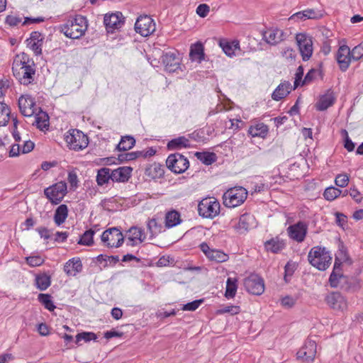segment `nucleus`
I'll return each instance as SVG.
<instances>
[{"mask_svg": "<svg viewBox=\"0 0 363 363\" xmlns=\"http://www.w3.org/2000/svg\"><path fill=\"white\" fill-rule=\"evenodd\" d=\"M12 71L13 76L21 84L28 85L35 81V64L33 59L24 52L15 57Z\"/></svg>", "mask_w": 363, "mask_h": 363, "instance_id": "f257e3e1", "label": "nucleus"}, {"mask_svg": "<svg viewBox=\"0 0 363 363\" xmlns=\"http://www.w3.org/2000/svg\"><path fill=\"white\" fill-rule=\"evenodd\" d=\"M87 28L88 21L82 15L70 18L59 26V30L67 38L71 39H79L85 34Z\"/></svg>", "mask_w": 363, "mask_h": 363, "instance_id": "f03ea898", "label": "nucleus"}, {"mask_svg": "<svg viewBox=\"0 0 363 363\" xmlns=\"http://www.w3.org/2000/svg\"><path fill=\"white\" fill-rule=\"evenodd\" d=\"M308 259L313 267L318 270L324 271L330 267L332 255L325 247L315 246L310 250Z\"/></svg>", "mask_w": 363, "mask_h": 363, "instance_id": "7ed1b4c3", "label": "nucleus"}, {"mask_svg": "<svg viewBox=\"0 0 363 363\" xmlns=\"http://www.w3.org/2000/svg\"><path fill=\"white\" fill-rule=\"evenodd\" d=\"M247 196V191L242 186L230 188L223 194V204L228 208L237 207L244 203Z\"/></svg>", "mask_w": 363, "mask_h": 363, "instance_id": "20e7f679", "label": "nucleus"}, {"mask_svg": "<svg viewBox=\"0 0 363 363\" xmlns=\"http://www.w3.org/2000/svg\"><path fill=\"white\" fill-rule=\"evenodd\" d=\"M65 140L68 147L74 151L82 150L89 144L87 136L77 129L69 130L65 134Z\"/></svg>", "mask_w": 363, "mask_h": 363, "instance_id": "39448f33", "label": "nucleus"}, {"mask_svg": "<svg viewBox=\"0 0 363 363\" xmlns=\"http://www.w3.org/2000/svg\"><path fill=\"white\" fill-rule=\"evenodd\" d=\"M220 203L215 198H205L198 205L199 214L206 218H213L220 213Z\"/></svg>", "mask_w": 363, "mask_h": 363, "instance_id": "423d86ee", "label": "nucleus"}, {"mask_svg": "<svg viewBox=\"0 0 363 363\" xmlns=\"http://www.w3.org/2000/svg\"><path fill=\"white\" fill-rule=\"evenodd\" d=\"M67 193V184L59 182L45 189L44 194L52 204H59Z\"/></svg>", "mask_w": 363, "mask_h": 363, "instance_id": "0eeeda50", "label": "nucleus"}, {"mask_svg": "<svg viewBox=\"0 0 363 363\" xmlns=\"http://www.w3.org/2000/svg\"><path fill=\"white\" fill-rule=\"evenodd\" d=\"M101 240L104 246L117 248L123 243L124 236L120 229L114 227L105 230Z\"/></svg>", "mask_w": 363, "mask_h": 363, "instance_id": "6e6552de", "label": "nucleus"}, {"mask_svg": "<svg viewBox=\"0 0 363 363\" xmlns=\"http://www.w3.org/2000/svg\"><path fill=\"white\" fill-rule=\"evenodd\" d=\"M308 230V224L303 220H299L286 228L289 238L298 243H301L305 240Z\"/></svg>", "mask_w": 363, "mask_h": 363, "instance_id": "1a4fd4ad", "label": "nucleus"}, {"mask_svg": "<svg viewBox=\"0 0 363 363\" xmlns=\"http://www.w3.org/2000/svg\"><path fill=\"white\" fill-rule=\"evenodd\" d=\"M167 167L175 174L184 172L189 166L186 157L179 153L170 155L166 160Z\"/></svg>", "mask_w": 363, "mask_h": 363, "instance_id": "9d476101", "label": "nucleus"}, {"mask_svg": "<svg viewBox=\"0 0 363 363\" xmlns=\"http://www.w3.org/2000/svg\"><path fill=\"white\" fill-rule=\"evenodd\" d=\"M296 40L303 60H308L313 51L311 37L306 33H298L296 35Z\"/></svg>", "mask_w": 363, "mask_h": 363, "instance_id": "9b49d317", "label": "nucleus"}, {"mask_svg": "<svg viewBox=\"0 0 363 363\" xmlns=\"http://www.w3.org/2000/svg\"><path fill=\"white\" fill-rule=\"evenodd\" d=\"M156 29L153 19L147 16H140L135 23V31L142 36L147 37L152 34Z\"/></svg>", "mask_w": 363, "mask_h": 363, "instance_id": "f8f14e48", "label": "nucleus"}, {"mask_svg": "<svg viewBox=\"0 0 363 363\" xmlns=\"http://www.w3.org/2000/svg\"><path fill=\"white\" fill-rule=\"evenodd\" d=\"M245 289L253 295H261L264 291V282L257 274H251L244 281Z\"/></svg>", "mask_w": 363, "mask_h": 363, "instance_id": "ddd939ff", "label": "nucleus"}, {"mask_svg": "<svg viewBox=\"0 0 363 363\" xmlns=\"http://www.w3.org/2000/svg\"><path fill=\"white\" fill-rule=\"evenodd\" d=\"M200 250L205 256L211 262L222 263L229 259V255L221 250L210 247L206 242H202L199 245Z\"/></svg>", "mask_w": 363, "mask_h": 363, "instance_id": "4468645a", "label": "nucleus"}, {"mask_svg": "<svg viewBox=\"0 0 363 363\" xmlns=\"http://www.w3.org/2000/svg\"><path fill=\"white\" fill-rule=\"evenodd\" d=\"M316 347L314 340H307L304 345L297 352V358L308 363L313 362L317 352Z\"/></svg>", "mask_w": 363, "mask_h": 363, "instance_id": "2eb2a0df", "label": "nucleus"}, {"mask_svg": "<svg viewBox=\"0 0 363 363\" xmlns=\"http://www.w3.org/2000/svg\"><path fill=\"white\" fill-rule=\"evenodd\" d=\"M18 107L22 115L26 117L33 116L37 111L34 99L29 95H23L19 98Z\"/></svg>", "mask_w": 363, "mask_h": 363, "instance_id": "dca6fc26", "label": "nucleus"}, {"mask_svg": "<svg viewBox=\"0 0 363 363\" xmlns=\"http://www.w3.org/2000/svg\"><path fill=\"white\" fill-rule=\"evenodd\" d=\"M162 61L165 70L169 72H174L180 68V58L174 51H169L162 56Z\"/></svg>", "mask_w": 363, "mask_h": 363, "instance_id": "f3484780", "label": "nucleus"}, {"mask_svg": "<svg viewBox=\"0 0 363 363\" xmlns=\"http://www.w3.org/2000/svg\"><path fill=\"white\" fill-rule=\"evenodd\" d=\"M262 37L267 44L276 45L284 40L285 33L281 29L270 28L263 32Z\"/></svg>", "mask_w": 363, "mask_h": 363, "instance_id": "a211bd4d", "label": "nucleus"}, {"mask_svg": "<svg viewBox=\"0 0 363 363\" xmlns=\"http://www.w3.org/2000/svg\"><path fill=\"white\" fill-rule=\"evenodd\" d=\"M336 60L342 71L345 72L348 69L352 58L350 49L347 45H343L339 48Z\"/></svg>", "mask_w": 363, "mask_h": 363, "instance_id": "6ab92c4d", "label": "nucleus"}, {"mask_svg": "<svg viewBox=\"0 0 363 363\" xmlns=\"http://www.w3.org/2000/svg\"><path fill=\"white\" fill-rule=\"evenodd\" d=\"M325 301L327 303L335 310L342 311L347 307L346 299L338 292H333L328 294Z\"/></svg>", "mask_w": 363, "mask_h": 363, "instance_id": "aec40b11", "label": "nucleus"}, {"mask_svg": "<svg viewBox=\"0 0 363 363\" xmlns=\"http://www.w3.org/2000/svg\"><path fill=\"white\" fill-rule=\"evenodd\" d=\"M104 23L108 32H113L123 24L122 20V13L117 12L115 13L106 14L104 18Z\"/></svg>", "mask_w": 363, "mask_h": 363, "instance_id": "412c9836", "label": "nucleus"}, {"mask_svg": "<svg viewBox=\"0 0 363 363\" xmlns=\"http://www.w3.org/2000/svg\"><path fill=\"white\" fill-rule=\"evenodd\" d=\"M128 245L135 246L142 243L146 238L144 230L138 227L133 226L127 231Z\"/></svg>", "mask_w": 363, "mask_h": 363, "instance_id": "4be33fe9", "label": "nucleus"}, {"mask_svg": "<svg viewBox=\"0 0 363 363\" xmlns=\"http://www.w3.org/2000/svg\"><path fill=\"white\" fill-rule=\"evenodd\" d=\"M255 225V218L249 213L240 216L238 221L235 225V229L240 234L245 233Z\"/></svg>", "mask_w": 363, "mask_h": 363, "instance_id": "5701e85b", "label": "nucleus"}, {"mask_svg": "<svg viewBox=\"0 0 363 363\" xmlns=\"http://www.w3.org/2000/svg\"><path fill=\"white\" fill-rule=\"evenodd\" d=\"M345 279V277L342 273L341 262L336 257L333 272L329 277L330 285L333 288H337L340 286L342 280Z\"/></svg>", "mask_w": 363, "mask_h": 363, "instance_id": "b1692460", "label": "nucleus"}, {"mask_svg": "<svg viewBox=\"0 0 363 363\" xmlns=\"http://www.w3.org/2000/svg\"><path fill=\"white\" fill-rule=\"evenodd\" d=\"M336 100L335 93L331 89H328L325 94L322 95L315 106L318 111H325L332 106Z\"/></svg>", "mask_w": 363, "mask_h": 363, "instance_id": "393cba45", "label": "nucleus"}, {"mask_svg": "<svg viewBox=\"0 0 363 363\" xmlns=\"http://www.w3.org/2000/svg\"><path fill=\"white\" fill-rule=\"evenodd\" d=\"M82 270V264L79 257L69 259L64 265V272L68 276L74 277Z\"/></svg>", "mask_w": 363, "mask_h": 363, "instance_id": "a878e982", "label": "nucleus"}, {"mask_svg": "<svg viewBox=\"0 0 363 363\" xmlns=\"http://www.w3.org/2000/svg\"><path fill=\"white\" fill-rule=\"evenodd\" d=\"M133 169L130 167H120L111 169L112 181L114 182H125L130 177Z\"/></svg>", "mask_w": 363, "mask_h": 363, "instance_id": "bb28decb", "label": "nucleus"}, {"mask_svg": "<svg viewBox=\"0 0 363 363\" xmlns=\"http://www.w3.org/2000/svg\"><path fill=\"white\" fill-rule=\"evenodd\" d=\"M269 128L264 123L256 122L252 123L248 129V134L252 138H264L267 135Z\"/></svg>", "mask_w": 363, "mask_h": 363, "instance_id": "cd10ccee", "label": "nucleus"}, {"mask_svg": "<svg viewBox=\"0 0 363 363\" xmlns=\"http://www.w3.org/2000/svg\"><path fill=\"white\" fill-rule=\"evenodd\" d=\"M286 247V242L279 237L273 238L264 242V247L267 252L278 253Z\"/></svg>", "mask_w": 363, "mask_h": 363, "instance_id": "c85d7f7f", "label": "nucleus"}, {"mask_svg": "<svg viewBox=\"0 0 363 363\" xmlns=\"http://www.w3.org/2000/svg\"><path fill=\"white\" fill-rule=\"evenodd\" d=\"M322 16L320 12L313 9H308L298 11L293 14L290 19H300L305 21L306 19H318Z\"/></svg>", "mask_w": 363, "mask_h": 363, "instance_id": "c756f323", "label": "nucleus"}, {"mask_svg": "<svg viewBox=\"0 0 363 363\" xmlns=\"http://www.w3.org/2000/svg\"><path fill=\"white\" fill-rule=\"evenodd\" d=\"M291 91V85L289 82H281L274 91L272 98L274 101H279L286 96Z\"/></svg>", "mask_w": 363, "mask_h": 363, "instance_id": "7c9ffc66", "label": "nucleus"}, {"mask_svg": "<svg viewBox=\"0 0 363 363\" xmlns=\"http://www.w3.org/2000/svg\"><path fill=\"white\" fill-rule=\"evenodd\" d=\"M190 58L192 61H196L201 62L204 60V48L201 43L197 42L191 45Z\"/></svg>", "mask_w": 363, "mask_h": 363, "instance_id": "2f4dec72", "label": "nucleus"}, {"mask_svg": "<svg viewBox=\"0 0 363 363\" xmlns=\"http://www.w3.org/2000/svg\"><path fill=\"white\" fill-rule=\"evenodd\" d=\"M182 222L180 213L175 211L172 210L166 213L164 217V227L166 228H171L180 224Z\"/></svg>", "mask_w": 363, "mask_h": 363, "instance_id": "473e14b6", "label": "nucleus"}, {"mask_svg": "<svg viewBox=\"0 0 363 363\" xmlns=\"http://www.w3.org/2000/svg\"><path fill=\"white\" fill-rule=\"evenodd\" d=\"M68 208L65 204H61L56 208L54 214V222L57 226L65 222L68 216Z\"/></svg>", "mask_w": 363, "mask_h": 363, "instance_id": "72a5a7b5", "label": "nucleus"}, {"mask_svg": "<svg viewBox=\"0 0 363 363\" xmlns=\"http://www.w3.org/2000/svg\"><path fill=\"white\" fill-rule=\"evenodd\" d=\"M99 230L96 225L86 230L78 241L79 245L91 246L94 244V235Z\"/></svg>", "mask_w": 363, "mask_h": 363, "instance_id": "f704fd0d", "label": "nucleus"}, {"mask_svg": "<svg viewBox=\"0 0 363 363\" xmlns=\"http://www.w3.org/2000/svg\"><path fill=\"white\" fill-rule=\"evenodd\" d=\"M219 45L228 57H233L235 55V50L240 48L239 42L236 40L228 42L225 40H221L219 42Z\"/></svg>", "mask_w": 363, "mask_h": 363, "instance_id": "c9c22d12", "label": "nucleus"}, {"mask_svg": "<svg viewBox=\"0 0 363 363\" xmlns=\"http://www.w3.org/2000/svg\"><path fill=\"white\" fill-rule=\"evenodd\" d=\"M33 116L35 118L33 123H35L39 129L43 130L44 128H47L48 127L49 118L45 112H43L40 110L38 111L37 110Z\"/></svg>", "mask_w": 363, "mask_h": 363, "instance_id": "e433bc0d", "label": "nucleus"}, {"mask_svg": "<svg viewBox=\"0 0 363 363\" xmlns=\"http://www.w3.org/2000/svg\"><path fill=\"white\" fill-rule=\"evenodd\" d=\"M190 147V142L189 139L184 136L178 137L177 138L171 140L167 143V147L169 150H177Z\"/></svg>", "mask_w": 363, "mask_h": 363, "instance_id": "4c0bfd02", "label": "nucleus"}, {"mask_svg": "<svg viewBox=\"0 0 363 363\" xmlns=\"http://www.w3.org/2000/svg\"><path fill=\"white\" fill-rule=\"evenodd\" d=\"M109 180H112L111 169L108 167H103L98 170L96 182L99 186H103L108 184Z\"/></svg>", "mask_w": 363, "mask_h": 363, "instance_id": "58836bf2", "label": "nucleus"}, {"mask_svg": "<svg viewBox=\"0 0 363 363\" xmlns=\"http://www.w3.org/2000/svg\"><path fill=\"white\" fill-rule=\"evenodd\" d=\"M35 284L40 291L46 290L51 284L50 276L45 273L36 275Z\"/></svg>", "mask_w": 363, "mask_h": 363, "instance_id": "ea45409f", "label": "nucleus"}, {"mask_svg": "<svg viewBox=\"0 0 363 363\" xmlns=\"http://www.w3.org/2000/svg\"><path fill=\"white\" fill-rule=\"evenodd\" d=\"M238 290V279L236 278H228L226 281L225 296L228 298H233L235 296Z\"/></svg>", "mask_w": 363, "mask_h": 363, "instance_id": "a19ab883", "label": "nucleus"}, {"mask_svg": "<svg viewBox=\"0 0 363 363\" xmlns=\"http://www.w3.org/2000/svg\"><path fill=\"white\" fill-rule=\"evenodd\" d=\"M135 144V140L133 137L125 135L121 137L120 143L117 145V149L119 151H127L130 150Z\"/></svg>", "mask_w": 363, "mask_h": 363, "instance_id": "79ce46f5", "label": "nucleus"}, {"mask_svg": "<svg viewBox=\"0 0 363 363\" xmlns=\"http://www.w3.org/2000/svg\"><path fill=\"white\" fill-rule=\"evenodd\" d=\"M165 227L163 226L162 222L157 220L156 218L150 219L147 223V228L150 234L155 236L164 230Z\"/></svg>", "mask_w": 363, "mask_h": 363, "instance_id": "37998d69", "label": "nucleus"}, {"mask_svg": "<svg viewBox=\"0 0 363 363\" xmlns=\"http://www.w3.org/2000/svg\"><path fill=\"white\" fill-rule=\"evenodd\" d=\"M196 158L206 165H210L216 161V155L213 152H196Z\"/></svg>", "mask_w": 363, "mask_h": 363, "instance_id": "c03bdc74", "label": "nucleus"}, {"mask_svg": "<svg viewBox=\"0 0 363 363\" xmlns=\"http://www.w3.org/2000/svg\"><path fill=\"white\" fill-rule=\"evenodd\" d=\"M10 110L8 106L0 102V126H5L9 121Z\"/></svg>", "mask_w": 363, "mask_h": 363, "instance_id": "a18cd8bd", "label": "nucleus"}, {"mask_svg": "<svg viewBox=\"0 0 363 363\" xmlns=\"http://www.w3.org/2000/svg\"><path fill=\"white\" fill-rule=\"evenodd\" d=\"M341 193L340 189L334 186H329L325 189L323 196L327 201H332L340 196Z\"/></svg>", "mask_w": 363, "mask_h": 363, "instance_id": "49530a36", "label": "nucleus"}, {"mask_svg": "<svg viewBox=\"0 0 363 363\" xmlns=\"http://www.w3.org/2000/svg\"><path fill=\"white\" fill-rule=\"evenodd\" d=\"M38 301L50 311H54L56 308L54 305L52 297L47 294H40L38 297Z\"/></svg>", "mask_w": 363, "mask_h": 363, "instance_id": "de8ad7c7", "label": "nucleus"}, {"mask_svg": "<svg viewBox=\"0 0 363 363\" xmlns=\"http://www.w3.org/2000/svg\"><path fill=\"white\" fill-rule=\"evenodd\" d=\"M28 47L33 51L35 55H40L42 53V45L43 39L33 40L32 39H28Z\"/></svg>", "mask_w": 363, "mask_h": 363, "instance_id": "09e8293b", "label": "nucleus"}, {"mask_svg": "<svg viewBox=\"0 0 363 363\" xmlns=\"http://www.w3.org/2000/svg\"><path fill=\"white\" fill-rule=\"evenodd\" d=\"M96 335L92 332H83L81 333H78L76 335V342L79 343L82 340H84V342L96 340Z\"/></svg>", "mask_w": 363, "mask_h": 363, "instance_id": "8fccbe9b", "label": "nucleus"}, {"mask_svg": "<svg viewBox=\"0 0 363 363\" xmlns=\"http://www.w3.org/2000/svg\"><path fill=\"white\" fill-rule=\"evenodd\" d=\"M97 260L100 263H101L102 262H105L106 265L108 264L109 265L113 266L117 262H118L119 257L118 256H113V255L108 256V255H99L97 257Z\"/></svg>", "mask_w": 363, "mask_h": 363, "instance_id": "3c124183", "label": "nucleus"}, {"mask_svg": "<svg viewBox=\"0 0 363 363\" xmlns=\"http://www.w3.org/2000/svg\"><path fill=\"white\" fill-rule=\"evenodd\" d=\"M142 155H143V152H140V151L124 152V153L118 155V159L121 162L131 161V160H134L136 158L142 156Z\"/></svg>", "mask_w": 363, "mask_h": 363, "instance_id": "603ef678", "label": "nucleus"}, {"mask_svg": "<svg viewBox=\"0 0 363 363\" xmlns=\"http://www.w3.org/2000/svg\"><path fill=\"white\" fill-rule=\"evenodd\" d=\"M240 312V308L238 306H226L217 311V314L230 313L236 315Z\"/></svg>", "mask_w": 363, "mask_h": 363, "instance_id": "864d4df0", "label": "nucleus"}, {"mask_svg": "<svg viewBox=\"0 0 363 363\" xmlns=\"http://www.w3.org/2000/svg\"><path fill=\"white\" fill-rule=\"evenodd\" d=\"M296 301L297 298L296 297L285 296L281 298L280 303L284 308H291L295 305Z\"/></svg>", "mask_w": 363, "mask_h": 363, "instance_id": "5fc2aeb1", "label": "nucleus"}, {"mask_svg": "<svg viewBox=\"0 0 363 363\" xmlns=\"http://www.w3.org/2000/svg\"><path fill=\"white\" fill-rule=\"evenodd\" d=\"M335 184L339 187H345L349 183V177L347 174H340L335 179Z\"/></svg>", "mask_w": 363, "mask_h": 363, "instance_id": "6e6d98bb", "label": "nucleus"}, {"mask_svg": "<svg viewBox=\"0 0 363 363\" xmlns=\"http://www.w3.org/2000/svg\"><path fill=\"white\" fill-rule=\"evenodd\" d=\"M351 51L352 60L357 61L363 56V45L359 43L355 46Z\"/></svg>", "mask_w": 363, "mask_h": 363, "instance_id": "4d7b16f0", "label": "nucleus"}, {"mask_svg": "<svg viewBox=\"0 0 363 363\" xmlns=\"http://www.w3.org/2000/svg\"><path fill=\"white\" fill-rule=\"evenodd\" d=\"M296 269L294 264L287 263L284 267V280L287 283L290 281Z\"/></svg>", "mask_w": 363, "mask_h": 363, "instance_id": "13d9d810", "label": "nucleus"}, {"mask_svg": "<svg viewBox=\"0 0 363 363\" xmlns=\"http://www.w3.org/2000/svg\"><path fill=\"white\" fill-rule=\"evenodd\" d=\"M203 300L201 299L194 301L186 304H184L182 309L183 311H194L200 306Z\"/></svg>", "mask_w": 363, "mask_h": 363, "instance_id": "bf43d9fd", "label": "nucleus"}, {"mask_svg": "<svg viewBox=\"0 0 363 363\" xmlns=\"http://www.w3.org/2000/svg\"><path fill=\"white\" fill-rule=\"evenodd\" d=\"M26 262L30 267H38L43 264L44 259L40 256H31L26 258Z\"/></svg>", "mask_w": 363, "mask_h": 363, "instance_id": "052dcab7", "label": "nucleus"}, {"mask_svg": "<svg viewBox=\"0 0 363 363\" xmlns=\"http://www.w3.org/2000/svg\"><path fill=\"white\" fill-rule=\"evenodd\" d=\"M209 11H210L209 6L207 4H200L196 8V13L200 17H202V18L206 17L208 14Z\"/></svg>", "mask_w": 363, "mask_h": 363, "instance_id": "680f3d73", "label": "nucleus"}, {"mask_svg": "<svg viewBox=\"0 0 363 363\" xmlns=\"http://www.w3.org/2000/svg\"><path fill=\"white\" fill-rule=\"evenodd\" d=\"M67 181L72 188L77 187L78 178L74 172H69L68 173Z\"/></svg>", "mask_w": 363, "mask_h": 363, "instance_id": "e2e57ef3", "label": "nucleus"}, {"mask_svg": "<svg viewBox=\"0 0 363 363\" xmlns=\"http://www.w3.org/2000/svg\"><path fill=\"white\" fill-rule=\"evenodd\" d=\"M21 22V19L16 16L9 15L6 18V23L11 26H17Z\"/></svg>", "mask_w": 363, "mask_h": 363, "instance_id": "0e129e2a", "label": "nucleus"}, {"mask_svg": "<svg viewBox=\"0 0 363 363\" xmlns=\"http://www.w3.org/2000/svg\"><path fill=\"white\" fill-rule=\"evenodd\" d=\"M41 238L48 240L50 238V230L45 227H40L36 229Z\"/></svg>", "mask_w": 363, "mask_h": 363, "instance_id": "69168bd1", "label": "nucleus"}, {"mask_svg": "<svg viewBox=\"0 0 363 363\" xmlns=\"http://www.w3.org/2000/svg\"><path fill=\"white\" fill-rule=\"evenodd\" d=\"M318 71L315 69H311L305 76L303 81V84H306L312 82V80L316 77Z\"/></svg>", "mask_w": 363, "mask_h": 363, "instance_id": "338daca9", "label": "nucleus"}, {"mask_svg": "<svg viewBox=\"0 0 363 363\" xmlns=\"http://www.w3.org/2000/svg\"><path fill=\"white\" fill-rule=\"evenodd\" d=\"M282 56L287 60H294L295 59V52L292 48H286L283 50Z\"/></svg>", "mask_w": 363, "mask_h": 363, "instance_id": "774afa93", "label": "nucleus"}]
</instances>
